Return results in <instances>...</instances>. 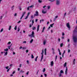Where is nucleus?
I'll return each mask as SVG.
<instances>
[{
	"label": "nucleus",
	"mask_w": 77,
	"mask_h": 77,
	"mask_svg": "<svg viewBox=\"0 0 77 77\" xmlns=\"http://www.w3.org/2000/svg\"><path fill=\"white\" fill-rule=\"evenodd\" d=\"M26 62L28 64H29V60H27L26 61Z\"/></svg>",
	"instance_id": "4c0bfd02"
},
{
	"label": "nucleus",
	"mask_w": 77,
	"mask_h": 77,
	"mask_svg": "<svg viewBox=\"0 0 77 77\" xmlns=\"http://www.w3.org/2000/svg\"><path fill=\"white\" fill-rule=\"evenodd\" d=\"M21 23V20L19 21L18 22H17V23Z\"/></svg>",
	"instance_id": "13d9d810"
},
{
	"label": "nucleus",
	"mask_w": 77,
	"mask_h": 77,
	"mask_svg": "<svg viewBox=\"0 0 77 77\" xmlns=\"http://www.w3.org/2000/svg\"><path fill=\"white\" fill-rule=\"evenodd\" d=\"M66 26L69 29V30L70 29V26H69V23H67L66 24Z\"/></svg>",
	"instance_id": "0eeeda50"
},
{
	"label": "nucleus",
	"mask_w": 77,
	"mask_h": 77,
	"mask_svg": "<svg viewBox=\"0 0 77 77\" xmlns=\"http://www.w3.org/2000/svg\"><path fill=\"white\" fill-rule=\"evenodd\" d=\"M73 41L75 43H76L77 42V38L76 37L73 36Z\"/></svg>",
	"instance_id": "f03ea898"
},
{
	"label": "nucleus",
	"mask_w": 77,
	"mask_h": 77,
	"mask_svg": "<svg viewBox=\"0 0 77 77\" xmlns=\"http://www.w3.org/2000/svg\"><path fill=\"white\" fill-rule=\"evenodd\" d=\"M75 59H74V60H73V65H74L75 64Z\"/></svg>",
	"instance_id": "a878e982"
},
{
	"label": "nucleus",
	"mask_w": 77,
	"mask_h": 77,
	"mask_svg": "<svg viewBox=\"0 0 77 77\" xmlns=\"http://www.w3.org/2000/svg\"><path fill=\"white\" fill-rule=\"evenodd\" d=\"M8 54V52L6 51L4 54V56H6Z\"/></svg>",
	"instance_id": "a211bd4d"
},
{
	"label": "nucleus",
	"mask_w": 77,
	"mask_h": 77,
	"mask_svg": "<svg viewBox=\"0 0 77 77\" xmlns=\"http://www.w3.org/2000/svg\"><path fill=\"white\" fill-rule=\"evenodd\" d=\"M67 41H68V42H69V39H68Z\"/></svg>",
	"instance_id": "774afa93"
},
{
	"label": "nucleus",
	"mask_w": 77,
	"mask_h": 77,
	"mask_svg": "<svg viewBox=\"0 0 77 77\" xmlns=\"http://www.w3.org/2000/svg\"><path fill=\"white\" fill-rule=\"evenodd\" d=\"M34 35H35V33L34 32L32 31L31 34L29 35L28 36H29L31 37L32 38H34L35 37V36H34Z\"/></svg>",
	"instance_id": "f257e3e1"
},
{
	"label": "nucleus",
	"mask_w": 77,
	"mask_h": 77,
	"mask_svg": "<svg viewBox=\"0 0 77 77\" xmlns=\"http://www.w3.org/2000/svg\"><path fill=\"white\" fill-rule=\"evenodd\" d=\"M5 68H6V69H8L9 68V66H7V67H6Z\"/></svg>",
	"instance_id": "f704fd0d"
},
{
	"label": "nucleus",
	"mask_w": 77,
	"mask_h": 77,
	"mask_svg": "<svg viewBox=\"0 0 77 77\" xmlns=\"http://www.w3.org/2000/svg\"><path fill=\"white\" fill-rule=\"evenodd\" d=\"M61 76H62V74L60 73L59 74V77H61Z\"/></svg>",
	"instance_id": "c756f323"
},
{
	"label": "nucleus",
	"mask_w": 77,
	"mask_h": 77,
	"mask_svg": "<svg viewBox=\"0 0 77 77\" xmlns=\"http://www.w3.org/2000/svg\"><path fill=\"white\" fill-rule=\"evenodd\" d=\"M53 64H54L53 61H51V65L52 66H53Z\"/></svg>",
	"instance_id": "9d476101"
},
{
	"label": "nucleus",
	"mask_w": 77,
	"mask_h": 77,
	"mask_svg": "<svg viewBox=\"0 0 77 77\" xmlns=\"http://www.w3.org/2000/svg\"><path fill=\"white\" fill-rule=\"evenodd\" d=\"M29 72H28L27 73H26V75H28V74H29Z\"/></svg>",
	"instance_id": "bf43d9fd"
},
{
	"label": "nucleus",
	"mask_w": 77,
	"mask_h": 77,
	"mask_svg": "<svg viewBox=\"0 0 77 77\" xmlns=\"http://www.w3.org/2000/svg\"><path fill=\"white\" fill-rule=\"evenodd\" d=\"M69 52H70V50L69 49L68 50V53H69Z\"/></svg>",
	"instance_id": "0e129e2a"
},
{
	"label": "nucleus",
	"mask_w": 77,
	"mask_h": 77,
	"mask_svg": "<svg viewBox=\"0 0 77 77\" xmlns=\"http://www.w3.org/2000/svg\"><path fill=\"white\" fill-rule=\"evenodd\" d=\"M75 33H77V26H76L75 28L73 30V34Z\"/></svg>",
	"instance_id": "20e7f679"
},
{
	"label": "nucleus",
	"mask_w": 77,
	"mask_h": 77,
	"mask_svg": "<svg viewBox=\"0 0 77 77\" xmlns=\"http://www.w3.org/2000/svg\"><path fill=\"white\" fill-rule=\"evenodd\" d=\"M56 5H60V0H57Z\"/></svg>",
	"instance_id": "39448f33"
},
{
	"label": "nucleus",
	"mask_w": 77,
	"mask_h": 77,
	"mask_svg": "<svg viewBox=\"0 0 77 77\" xmlns=\"http://www.w3.org/2000/svg\"><path fill=\"white\" fill-rule=\"evenodd\" d=\"M67 71H68V68L67 67H66V70L65 71V74L66 75H67Z\"/></svg>",
	"instance_id": "6e6552de"
},
{
	"label": "nucleus",
	"mask_w": 77,
	"mask_h": 77,
	"mask_svg": "<svg viewBox=\"0 0 77 77\" xmlns=\"http://www.w3.org/2000/svg\"><path fill=\"white\" fill-rule=\"evenodd\" d=\"M4 50H5V51H8V48H7L6 49H5Z\"/></svg>",
	"instance_id": "c85d7f7f"
},
{
	"label": "nucleus",
	"mask_w": 77,
	"mask_h": 77,
	"mask_svg": "<svg viewBox=\"0 0 77 77\" xmlns=\"http://www.w3.org/2000/svg\"><path fill=\"white\" fill-rule=\"evenodd\" d=\"M2 17H3V16H1V17H0V19H1V20H2Z\"/></svg>",
	"instance_id": "e2e57ef3"
},
{
	"label": "nucleus",
	"mask_w": 77,
	"mask_h": 77,
	"mask_svg": "<svg viewBox=\"0 0 77 77\" xmlns=\"http://www.w3.org/2000/svg\"><path fill=\"white\" fill-rule=\"evenodd\" d=\"M24 72L22 70H21L19 72V74H20V73H21V72L22 73H23V72Z\"/></svg>",
	"instance_id": "2eb2a0df"
},
{
	"label": "nucleus",
	"mask_w": 77,
	"mask_h": 77,
	"mask_svg": "<svg viewBox=\"0 0 77 77\" xmlns=\"http://www.w3.org/2000/svg\"><path fill=\"white\" fill-rule=\"evenodd\" d=\"M11 27H12V26H9V27L8 29L9 30H11Z\"/></svg>",
	"instance_id": "393cba45"
},
{
	"label": "nucleus",
	"mask_w": 77,
	"mask_h": 77,
	"mask_svg": "<svg viewBox=\"0 0 77 77\" xmlns=\"http://www.w3.org/2000/svg\"><path fill=\"white\" fill-rule=\"evenodd\" d=\"M51 28V27L50 26H49V28H48V30H50V29Z\"/></svg>",
	"instance_id": "79ce46f5"
},
{
	"label": "nucleus",
	"mask_w": 77,
	"mask_h": 77,
	"mask_svg": "<svg viewBox=\"0 0 77 77\" xmlns=\"http://www.w3.org/2000/svg\"><path fill=\"white\" fill-rule=\"evenodd\" d=\"M38 2L40 3H42V1L41 0H38Z\"/></svg>",
	"instance_id": "bb28decb"
},
{
	"label": "nucleus",
	"mask_w": 77,
	"mask_h": 77,
	"mask_svg": "<svg viewBox=\"0 0 77 77\" xmlns=\"http://www.w3.org/2000/svg\"><path fill=\"white\" fill-rule=\"evenodd\" d=\"M33 41V39H32L30 41V43H32V42Z\"/></svg>",
	"instance_id": "6ab92c4d"
},
{
	"label": "nucleus",
	"mask_w": 77,
	"mask_h": 77,
	"mask_svg": "<svg viewBox=\"0 0 77 77\" xmlns=\"http://www.w3.org/2000/svg\"><path fill=\"white\" fill-rule=\"evenodd\" d=\"M45 69L44 68L43 70V72H45Z\"/></svg>",
	"instance_id": "e433bc0d"
},
{
	"label": "nucleus",
	"mask_w": 77,
	"mask_h": 77,
	"mask_svg": "<svg viewBox=\"0 0 77 77\" xmlns=\"http://www.w3.org/2000/svg\"><path fill=\"white\" fill-rule=\"evenodd\" d=\"M17 26H15V27L14 28V30H17Z\"/></svg>",
	"instance_id": "7c9ffc66"
},
{
	"label": "nucleus",
	"mask_w": 77,
	"mask_h": 77,
	"mask_svg": "<svg viewBox=\"0 0 77 77\" xmlns=\"http://www.w3.org/2000/svg\"><path fill=\"white\" fill-rule=\"evenodd\" d=\"M34 6H33V5H32L31 6H29V8H33V7Z\"/></svg>",
	"instance_id": "473e14b6"
},
{
	"label": "nucleus",
	"mask_w": 77,
	"mask_h": 77,
	"mask_svg": "<svg viewBox=\"0 0 77 77\" xmlns=\"http://www.w3.org/2000/svg\"><path fill=\"white\" fill-rule=\"evenodd\" d=\"M14 5H13V6L11 7V9L12 11H13L14 9Z\"/></svg>",
	"instance_id": "ddd939ff"
},
{
	"label": "nucleus",
	"mask_w": 77,
	"mask_h": 77,
	"mask_svg": "<svg viewBox=\"0 0 77 77\" xmlns=\"http://www.w3.org/2000/svg\"><path fill=\"white\" fill-rule=\"evenodd\" d=\"M50 27H53V25L52 24L50 25Z\"/></svg>",
	"instance_id": "4d7b16f0"
},
{
	"label": "nucleus",
	"mask_w": 77,
	"mask_h": 77,
	"mask_svg": "<svg viewBox=\"0 0 77 77\" xmlns=\"http://www.w3.org/2000/svg\"><path fill=\"white\" fill-rule=\"evenodd\" d=\"M60 46L61 47H62L63 46V43H61L60 44Z\"/></svg>",
	"instance_id": "cd10ccee"
},
{
	"label": "nucleus",
	"mask_w": 77,
	"mask_h": 77,
	"mask_svg": "<svg viewBox=\"0 0 77 77\" xmlns=\"http://www.w3.org/2000/svg\"><path fill=\"white\" fill-rule=\"evenodd\" d=\"M29 27H32V25L31 24H30L29 25Z\"/></svg>",
	"instance_id": "338daca9"
},
{
	"label": "nucleus",
	"mask_w": 77,
	"mask_h": 77,
	"mask_svg": "<svg viewBox=\"0 0 77 77\" xmlns=\"http://www.w3.org/2000/svg\"><path fill=\"white\" fill-rule=\"evenodd\" d=\"M52 50H53V51H54V48H52Z\"/></svg>",
	"instance_id": "69168bd1"
},
{
	"label": "nucleus",
	"mask_w": 77,
	"mask_h": 77,
	"mask_svg": "<svg viewBox=\"0 0 77 77\" xmlns=\"http://www.w3.org/2000/svg\"><path fill=\"white\" fill-rule=\"evenodd\" d=\"M26 53H28V52H29V50H28V49H27V50H26Z\"/></svg>",
	"instance_id": "de8ad7c7"
},
{
	"label": "nucleus",
	"mask_w": 77,
	"mask_h": 77,
	"mask_svg": "<svg viewBox=\"0 0 77 77\" xmlns=\"http://www.w3.org/2000/svg\"><path fill=\"white\" fill-rule=\"evenodd\" d=\"M26 48H27V47H22V50H26Z\"/></svg>",
	"instance_id": "dca6fc26"
},
{
	"label": "nucleus",
	"mask_w": 77,
	"mask_h": 77,
	"mask_svg": "<svg viewBox=\"0 0 77 77\" xmlns=\"http://www.w3.org/2000/svg\"><path fill=\"white\" fill-rule=\"evenodd\" d=\"M57 55H56L55 58V60H56L57 59Z\"/></svg>",
	"instance_id": "a19ab883"
},
{
	"label": "nucleus",
	"mask_w": 77,
	"mask_h": 77,
	"mask_svg": "<svg viewBox=\"0 0 77 77\" xmlns=\"http://www.w3.org/2000/svg\"><path fill=\"white\" fill-rule=\"evenodd\" d=\"M22 13H23V14L22 16H23V17H24V15H25V14H26V12H23Z\"/></svg>",
	"instance_id": "9b49d317"
},
{
	"label": "nucleus",
	"mask_w": 77,
	"mask_h": 77,
	"mask_svg": "<svg viewBox=\"0 0 77 77\" xmlns=\"http://www.w3.org/2000/svg\"><path fill=\"white\" fill-rule=\"evenodd\" d=\"M63 73V71L62 70H61L60 71V73Z\"/></svg>",
	"instance_id": "b1692460"
},
{
	"label": "nucleus",
	"mask_w": 77,
	"mask_h": 77,
	"mask_svg": "<svg viewBox=\"0 0 77 77\" xmlns=\"http://www.w3.org/2000/svg\"><path fill=\"white\" fill-rule=\"evenodd\" d=\"M35 29H36V27H33L32 28V30H35Z\"/></svg>",
	"instance_id": "2f4dec72"
},
{
	"label": "nucleus",
	"mask_w": 77,
	"mask_h": 77,
	"mask_svg": "<svg viewBox=\"0 0 77 77\" xmlns=\"http://www.w3.org/2000/svg\"><path fill=\"white\" fill-rule=\"evenodd\" d=\"M15 71L13 72L12 73V74H15Z\"/></svg>",
	"instance_id": "680f3d73"
},
{
	"label": "nucleus",
	"mask_w": 77,
	"mask_h": 77,
	"mask_svg": "<svg viewBox=\"0 0 77 77\" xmlns=\"http://www.w3.org/2000/svg\"><path fill=\"white\" fill-rule=\"evenodd\" d=\"M29 8H30V7H28V8H27V10H28V11H29Z\"/></svg>",
	"instance_id": "8fccbe9b"
},
{
	"label": "nucleus",
	"mask_w": 77,
	"mask_h": 77,
	"mask_svg": "<svg viewBox=\"0 0 77 77\" xmlns=\"http://www.w3.org/2000/svg\"><path fill=\"white\" fill-rule=\"evenodd\" d=\"M48 0L50 2H53L54 1V0Z\"/></svg>",
	"instance_id": "5701e85b"
},
{
	"label": "nucleus",
	"mask_w": 77,
	"mask_h": 77,
	"mask_svg": "<svg viewBox=\"0 0 77 77\" xmlns=\"http://www.w3.org/2000/svg\"><path fill=\"white\" fill-rule=\"evenodd\" d=\"M64 66L65 67L66 66V62L64 64Z\"/></svg>",
	"instance_id": "aec40b11"
},
{
	"label": "nucleus",
	"mask_w": 77,
	"mask_h": 77,
	"mask_svg": "<svg viewBox=\"0 0 77 77\" xmlns=\"http://www.w3.org/2000/svg\"><path fill=\"white\" fill-rule=\"evenodd\" d=\"M50 6H48V9H50Z\"/></svg>",
	"instance_id": "37998d69"
},
{
	"label": "nucleus",
	"mask_w": 77,
	"mask_h": 77,
	"mask_svg": "<svg viewBox=\"0 0 77 77\" xmlns=\"http://www.w3.org/2000/svg\"><path fill=\"white\" fill-rule=\"evenodd\" d=\"M31 18L32 19L33 18V15H31Z\"/></svg>",
	"instance_id": "5fc2aeb1"
},
{
	"label": "nucleus",
	"mask_w": 77,
	"mask_h": 77,
	"mask_svg": "<svg viewBox=\"0 0 77 77\" xmlns=\"http://www.w3.org/2000/svg\"><path fill=\"white\" fill-rule=\"evenodd\" d=\"M23 44H24L25 43H26V41H25L23 42Z\"/></svg>",
	"instance_id": "864d4df0"
},
{
	"label": "nucleus",
	"mask_w": 77,
	"mask_h": 77,
	"mask_svg": "<svg viewBox=\"0 0 77 77\" xmlns=\"http://www.w3.org/2000/svg\"><path fill=\"white\" fill-rule=\"evenodd\" d=\"M21 48H23V47H22L21 46H20L19 48L20 49H21Z\"/></svg>",
	"instance_id": "6e6d98bb"
},
{
	"label": "nucleus",
	"mask_w": 77,
	"mask_h": 77,
	"mask_svg": "<svg viewBox=\"0 0 77 77\" xmlns=\"http://www.w3.org/2000/svg\"><path fill=\"white\" fill-rule=\"evenodd\" d=\"M11 46H10L8 47V49H10V48H11Z\"/></svg>",
	"instance_id": "09e8293b"
},
{
	"label": "nucleus",
	"mask_w": 77,
	"mask_h": 77,
	"mask_svg": "<svg viewBox=\"0 0 77 77\" xmlns=\"http://www.w3.org/2000/svg\"><path fill=\"white\" fill-rule=\"evenodd\" d=\"M43 53H44V50H42V52L41 53L42 57L41 61H42V59H43V57H44V54Z\"/></svg>",
	"instance_id": "7ed1b4c3"
},
{
	"label": "nucleus",
	"mask_w": 77,
	"mask_h": 77,
	"mask_svg": "<svg viewBox=\"0 0 77 77\" xmlns=\"http://www.w3.org/2000/svg\"><path fill=\"white\" fill-rule=\"evenodd\" d=\"M62 34L63 36H64L65 35V33L63 32L62 33Z\"/></svg>",
	"instance_id": "c9c22d12"
},
{
	"label": "nucleus",
	"mask_w": 77,
	"mask_h": 77,
	"mask_svg": "<svg viewBox=\"0 0 77 77\" xmlns=\"http://www.w3.org/2000/svg\"><path fill=\"white\" fill-rule=\"evenodd\" d=\"M3 29L2 28L0 31V32H3Z\"/></svg>",
	"instance_id": "72a5a7b5"
},
{
	"label": "nucleus",
	"mask_w": 77,
	"mask_h": 77,
	"mask_svg": "<svg viewBox=\"0 0 77 77\" xmlns=\"http://www.w3.org/2000/svg\"><path fill=\"white\" fill-rule=\"evenodd\" d=\"M11 69V68H9V69H8L7 70V72H9V69Z\"/></svg>",
	"instance_id": "ea45409f"
},
{
	"label": "nucleus",
	"mask_w": 77,
	"mask_h": 77,
	"mask_svg": "<svg viewBox=\"0 0 77 77\" xmlns=\"http://www.w3.org/2000/svg\"><path fill=\"white\" fill-rule=\"evenodd\" d=\"M30 14V12H29L28 13V14H27V16H28V17H29V14Z\"/></svg>",
	"instance_id": "a18cd8bd"
},
{
	"label": "nucleus",
	"mask_w": 77,
	"mask_h": 77,
	"mask_svg": "<svg viewBox=\"0 0 77 77\" xmlns=\"http://www.w3.org/2000/svg\"><path fill=\"white\" fill-rule=\"evenodd\" d=\"M39 27H40L39 25H38V26L37 28V32H38V31L39 29Z\"/></svg>",
	"instance_id": "1a4fd4ad"
},
{
	"label": "nucleus",
	"mask_w": 77,
	"mask_h": 77,
	"mask_svg": "<svg viewBox=\"0 0 77 77\" xmlns=\"http://www.w3.org/2000/svg\"><path fill=\"white\" fill-rule=\"evenodd\" d=\"M18 32H19V31H20V28L18 27Z\"/></svg>",
	"instance_id": "c03bdc74"
},
{
	"label": "nucleus",
	"mask_w": 77,
	"mask_h": 77,
	"mask_svg": "<svg viewBox=\"0 0 77 77\" xmlns=\"http://www.w3.org/2000/svg\"><path fill=\"white\" fill-rule=\"evenodd\" d=\"M65 53V50L64 51L63 53V54H64Z\"/></svg>",
	"instance_id": "3c124183"
},
{
	"label": "nucleus",
	"mask_w": 77,
	"mask_h": 77,
	"mask_svg": "<svg viewBox=\"0 0 77 77\" xmlns=\"http://www.w3.org/2000/svg\"><path fill=\"white\" fill-rule=\"evenodd\" d=\"M66 13L65 12V13L63 15L64 16L63 17V18H65V16H66Z\"/></svg>",
	"instance_id": "f3484780"
},
{
	"label": "nucleus",
	"mask_w": 77,
	"mask_h": 77,
	"mask_svg": "<svg viewBox=\"0 0 77 77\" xmlns=\"http://www.w3.org/2000/svg\"><path fill=\"white\" fill-rule=\"evenodd\" d=\"M39 15V13L38 11H35V14H34V16L35 17V16H38Z\"/></svg>",
	"instance_id": "423d86ee"
},
{
	"label": "nucleus",
	"mask_w": 77,
	"mask_h": 77,
	"mask_svg": "<svg viewBox=\"0 0 77 77\" xmlns=\"http://www.w3.org/2000/svg\"><path fill=\"white\" fill-rule=\"evenodd\" d=\"M23 16H22L20 18V20H21V19H22V18H23Z\"/></svg>",
	"instance_id": "052dcab7"
},
{
	"label": "nucleus",
	"mask_w": 77,
	"mask_h": 77,
	"mask_svg": "<svg viewBox=\"0 0 77 77\" xmlns=\"http://www.w3.org/2000/svg\"><path fill=\"white\" fill-rule=\"evenodd\" d=\"M28 17L27 16L26 17V18H25V19L26 20V19H27V18H28Z\"/></svg>",
	"instance_id": "603ef678"
},
{
	"label": "nucleus",
	"mask_w": 77,
	"mask_h": 77,
	"mask_svg": "<svg viewBox=\"0 0 77 77\" xmlns=\"http://www.w3.org/2000/svg\"><path fill=\"white\" fill-rule=\"evenodd\" d=\"M42 13L43 14H46V13H47V12L46 11L45 12L44 10H42Z\"/></svg>",
	"instance_id": "4468645a"
},
{
	"label": "nucleus",
	"mask_w": 77,
	"mask_h": 77,
	"mask_svg": "<svg viewBox=\"0 0 77 77\" xmlns=\"http://www.w3.org/2000/svg\"><path fill=\"white\" fill-rule=\"evenodd\" d=\"M38 56L36 57V58L35 59V61H36V62L37 61V59H38Z\"/></svg>",
	"instance_id": "412c9836"
},
{
	"label": "nucleus",
	"mask_w": 77,
	"mask_h": 77,
	"mask_svg": "<svg viewBox=\"0 0 77 77\" xmlns=\"http://www.w3.org/2000/svg\"><path fill=\"white\" fill-rule=\"evenodd\" d=\"M11 44V42H9L8 43V44Z\"/></svg>",
	"instance_id": "58836bf2"
},
{
	"label": "nucleus",
	"mask_w": 77,
	"mask_h": 77,
	"mask_svg": "<svg viewBox=\"0 0 77 77\" xmlns=\"http://www.w3.org/2000/svg\"><path fill=\"white\" fill-rule=\"evenodd\" d=\"M46 40H44L43 42V44L44 45H45V44H46Z\"/></svg>",
	"instance_id": "f8f14e48"
},
{
	"label": "nucleus",
	"mask_w": 77,
	"mask_h": 77,
	"mask_svg": "<svg viewBox=\"0 0 77 77\" xmlns=\"http://www.w3.org/2000/svg\"><path fill=\"white\" fill-rule=\"evenodd\" d=\"M44 75L45 77H47V74L45 73L44 74Z\"/></svg>",
	"instance_id": "49530a36"
},
{
	"label": "nucleus",
	"mask_w": 77,
	"mask_h": 77,
	"mask_svg": "<svg viewBox=\"0 0 77 77\" xmlns=\"http://www.w3.org/2000/svg\"><path fill=\"white\" fill-rule=\"evenodd\" d=\"M31 58L32 59H33V58H34V56H33V55L32 54L31 55Z\"/></svg>",
	"instance_id": "4be33fe9"
}]
</instances>
